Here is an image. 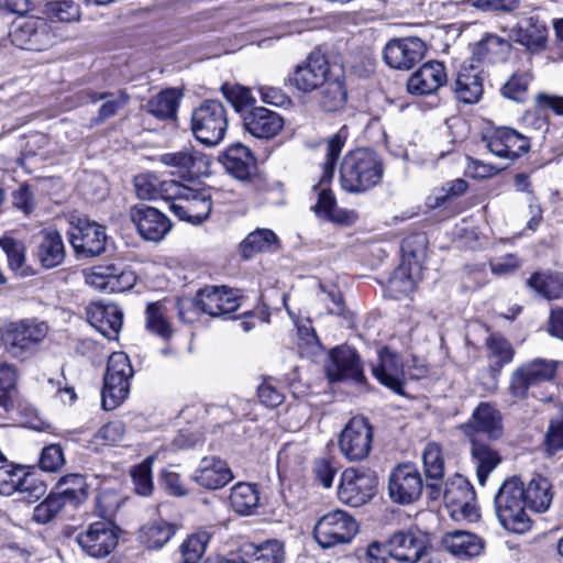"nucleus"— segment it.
Listing matches in <instances>:
<instances>
[{
  "mask_svg": "<svg viewBox=\"0 0 563 563\" xmlns=\"http://www.w3.org/2000/svg\"><path fill=\"white\" fill-rule=\"evenodd\" d=\"M383 173L382 161L374 151L357 148L343 158L340 183L345 191L365 192L380 181Z\"/></svg>",
  "mask_w": 563,
  "mask_h": 563,
  "instance_id": "obj_1",
  "label": "nucleus"
},
{
  "mask_svg": "<svg viewBox=\"0 0 563 563\" xmlns=\"http://www.w3.org/2000/svg\"><path fill=\"white\" fill-rule=\"evenodd\" d=\"M523 484L517 477L504 482L495 496V508L501 526L515 533H525L531 521L526 512Z\"/></svg>",
  "mask_w": 563,
  "mask_h": 563,
  "instance_id": "obj_2",
  "label": "nucleus"
},
{
  "mask_svg": "<svg viewBox=\"0 0 563 563\" xmlns=\"http://www.w3.org/2000/svg\"><path fill=\"white\" fill-rule=\"evenodd\" d=\"M347 139V129L341 128L328 141L325 146V159L322 165V175L318 184L313 185L312 191L317 196V203L312 207L316 213L323 214L327 218L335 219L333 216L336 206L335 198L330 189V184L334 176L336 159Z\"/></svg>",
  "mask_w": 563,
  "mask_h": 563,
  "instance_id": "obj_3",
  "label": "nucleus"
},
{
  "mask_svg": "<svg viewBox=\"0 0 563 563\" xmlns=\"http://www.w3.org/2000/svg\"><path fill=\"white\" fill-rule=\"evenodd\" d=\"M229 119L224 106L217 100H206L191 113V132L197 141L217 146L224 137Z\"/></svg>",
  "mask_w": 563,
  "mask_h": 563,
  "instance_id": "obj_4",
  "label": "nucleus"
},
{
  "mask_svg": "<svg viewBox=\"0 0 563 563\" xmlns=\"http://www.w3.org/2000/svg\"><path fill=\"white\" fill-rule=\"evenodd\" d=\"M168 186L174 190L169 199V210L177 218L194 224L208 219L212 200L207 189H194L179 183Z\"/></svg>",
  "mask_w": 563,
  "mask_h": 563,
  "instance_id": "obj_5",
  "label": "nucleus"
},
{
  "mask_svg": "<svg viewBox=\"0 0 563 563\" xmlns=\"http://www.w3.org/2000/svg\"><path fill=\"white\" fill-rule=\"evenodd\" d=\"M358 531L356 520L343 510L323 515L314 525L313 537L322 549L350 543Z\"/></svg>",
  "mask_w": 563,
  "mask_h": 563,
  "instance_id": "obj_6",
  "label": "nucleus"
},
{
  "mask_svg": "<svg viewBox=\"0 0 563 563\" xmlns=\"http://www.w3.org/2000/svg\"><path fill=\"white\" fill-rule=\"evenodd\" d=\"M9 36L15 47L33 52L46 51L56 43L53 26L38 18L14 22Z\"/></svg>",
  "mask_w": 563,
  "mask_h": 563,
  "instance_id": "obj_7",
  "label": "nucleus"
},
{
  "mask_svg": "<svg viewBox=\"0 0 563 563\" xmlns=\"http://www.w3.org/2000/svg\"><path fill=\"white\" fill-rule=\"evenodd\" d=\"M373 443V427L368 419L362 416L353 417L339 437V449L350 462L365 460Z\"/></svg>",
  "mask_w": 563,
  "mask_h": 563,
  "instance_id": "obj_8",
  "label": "nucleus"
},
{
  "mask_svg": "<svg viewBox=\"0 0 563 563\" xmlns=\"http://www.w3.org/2000/svg\"><path fill=\"white\" fill-rule=\"evenodd\" d=\"M556 367L558 362L544 358H536L521 364L511 373L509 393L515 398H526L529 388L552 380Z\"/></svg>",
  "mask_w": 563,
  "mask_h": 563,
  "instance_id": "obj_9",
  "label": "nucleus"
},
{
  "mask_svg": "<svg viewBox=\"0 0 563 563\" xmlns=\"http://www.w3.org/2000/svg\"><path fill=\"white\" fill-rule=\"evenodd\" d=\"M377 484L375 472L347 468L341 475L338 496L344 504L360 507L373 498Z\"/></svg>",
  "mask_w": 563,
  "mask_h": 563,
  "instance_id": "obj_10",
  "label": "nucleus"
},
{
  "mask_svg": "<svg viewBox=\"0 0 563 563\" xmlns=\"http://www.w3.org/2000/svg\"><path fill=\"white\" fill-rule=\"evenodd\" d=\"M336 63H330L320 52L310 53L307 58L295 68L289 81L302 92L319 89L333 73Z\"/></svg>",
  "mask_w": 563,
  "mask_h": 563,
  "instance_id": "obj_11",
  "label": "nucleus"
},
{
  "mask_svg": "<svg viewBox=\"0 0 563 563\" xmlns=\"http://www.w3.org/2000/svg\"><path fill=\"white\" fill-rule=\"evenodd\" d=\"M16 492L23 495V500L33 503L45 495L46 485L23 467H0V494Z\"/></svg>",
  "mask_w": 563,
  "mask_h": 563,
  "instance_id": "obj_12",
  "label": "nucleus"
},
{
  "mask_svg": "<svg viewBox=\"0 0 563 563\" xmlns=\"http://www.w3.org/2000/svg\"><path fill=\"white\" fill-rule=\"evenodd\" d=\"M158 161L180 178H194L206 175L210 159L194 146H186L177 152L162 154Z\"/></svg>",
  "mask_w": 563,
  "mask_h": 563,
  "instance_id": "obj_13",
  "label": "nucleus"
},
{
  "mask_svg": "<svg viewBox=\"0 0 563 563\" xmlns=\"http://www.w3.org/2000/svg\"><path fill=\"white\" fill-rule=\"evenodd\" d=\"M195 305L211 317H225L241 306L238 290L225 286H208L197 291Z\"/></svg>",
  "mask_w": 563,
  "mask_h": 563,
  "instance_id": "obj_14",
  "label": "nucleus"
},
{
  "mask_svg": "<svg viewBox=\"0 0 563 563\" xmlns=\"http://www.w3.org/2000/svg\"><path fill=\"white\" fill-rule=\"evenodd\" d=\"M70 244L77 255L93 257L106 251L107 233L106 228L88 219H78L70 233Z\"/></svg>",
  "mask_w": 563,
  "mask_h": 563,
  "instance_id": "obj_15",
  "label": "nucleus"
},
{
  "mask_svg": "<svg viewBox=\"0 0 563 563\" xmlns=\"http://www.w3.org/2000/svg\"><path fill=\"white\" fill-rule=\"evenodd\" d=\"M427 46L419 37H402L388 41L383 49L385 63L394 69L409 70L419 63Z\"/></svg>",
  "mask_w": 563,
  "mask_h": 563,
  "instance_id": "obj_16",
  "label": "nucleus"
},
{
  "mask_svg": "<svg viewBox=\"0 0 563 563\" xmlns=\"http://www.w3.org/2000/svg\"><path fill=\"white\" fill-rule=\"evenodd\" d=\"M81 550L92 558H104L118 545V534L108 521H96L76 536Z\"/></svg>",
  "mask_w": 563,
  "mask_h": 563,
  "instance_id": "obj_17",
  "label": "nucleus"
},
{
  "mask_svg": "<svg viewBox=\"0 0 563 563\" xmlns=\"http://www.w3.org/2000/svg\"><path fill=\"white\" fill-rule=\"evenodd\" d=\"M423 484L418 470L410 464L398 465L390 474L388 493L393 501L408 505L417 500Z\"/></svg>",
  "mask_w": 563,
  "mask_h": 563,
  "instance_id": "obj_18",
  "label": "nucleus"
},
{
  "mask_svg": "<svg viewBox=\"0 0 563 563\" xmlns=\"http://www.w3.org/2000/svg\"><path fill=\"white\" fill-rule=\"evenodd\" d=\"M325 373L332 382L351 379L361 384L365 380L360 356L347 345L331 350L325 363Z\"/></svg>",
  "mask_w": 563,
  "mask_h": 563,
  "instance_id": "obj_19",
  "label": "nucleus"
},
{
  "mask_svg": "<svg viewBox=\"0 0 563 563\" xmlns=\"http://www.w3.org/2000/svg\"><path fill=\"white\" fill-rule=\"evenodd\" d=\"M139 234L147 241L159 242L172 229L169 219L154 207L136 205L129 212Z\"/></svg>",
  "mask_w": 563,
  "mask_h": 563,
  "instance_id": "obj_20",
  "label": "nucleus"
},
{
  "mask_svg": "<svg viewBox=\"0 0 563 563\" xmlns=\"http://www.w3.org/2000/svg\"><path fill=\"white\" fill-rule=\"evenodd\" d=\"M481 73L479 65L475 62L474 56L460 66L456 77L451 85L457 101L467 104L479 101L484 92Z\"/></svg>",
  "mask_w": 563,
  "mask_h": 563,
  "instance_id": "obj_21",
  "label": "nucleus"
},
{
  "mask_svg": "<svg viewBox=\"0 0 563 563\" xmlns=\"http://www.w3.org/2000/svg\"><path fill=\"white\" fill-rule=\"evenodd\" d=\"M136 277L131 271L114 265H98L86 274V283L100 291L122 292L135 284Z\"/></svg>",
  "mask_w": 563,
  "mask_h": 563,
  "instance_id": "obj_22",
  "label": "nucleus"
},
{
  "mask_svg": "<svg viewBox=\"0 0 563 563\" xmlns=\"http://www.w3.org/2000/svg\"><path fill=\"white\" fill-rule=\"evenodd\" d=\"M486 147L499 158L514 161L530 150L529 139L514 129L498 128L485 139Z\"/></svg>",
  "mask_w": 563,
  "mask_h": 563,
  "instance_id": "obj_23",
  "label": "nucleus"
},
{
  "mask_svg": "<svg viewBox=\"0 0 563 563\" xmlns=\"http://www.w3.org/2000/svg\"><path fill=\"white\" fill-rule=\"evenodd\" d=\"M389 556L401 563H417L427 551V542L422 534L411 530L395 532L387 540Z\"/></svg>",
  "mask_w": 563,
  "mask_h": 563,
  "instance_id": "obj_24",
  "label": "nucleus"
},
{
  "mask_svg": "<svg viewBox=\"0 0 563 563\" xmlns=\"http://www.w3.org/2000/svg\"><path fill=\"white\" fill-rule=\"evenodd\" d=\"M448 82V74L443 63L430 60L424 63L407 80L410 95L427 96L437 92Z\"/></svg>",
  "mask_w": 563,
  "mask_h": 563,
  "instance_id": "obj_25",
  "label": "nucleus"
},
{
  "mask_svg": "<svg viewBox=\"0 0 563 563\" xmlns=\"http://www.w3.org/2000/svg\"><path fill=\"white\" fill-rule=\"evenodd\" d=\"M47 332L48 327L45 322L23 320L14 324L8 334L11 353L15 356L32 353Z\"/></svg>",
  "mask_w": 563,
  "mask_h": 563,
  "instance_id": "obj_26",
  "label": "nucleus"
},
{
  "mask_svg": "<svg viewBox=\"0 0 563 563\" xmlns=\"http://www.w3.org/2000/svg\"><path fill=\"white\" fill-rule=\"evenodd\" d=\"M86 312L88 322L104 338H118L123 324V312L119 306L101 301L91 302Z\"/></svg>",
  "mask_w": 563,
  "mask_h": 563,
  "instance_id": "obj_27",
  "label": "nucleus"
},
{
  "mask_svg": "<svg viewBox=\"0 0 563 563\" xmlns=\"http://www.w3.org/2000/svg\"><path fill=\"white\" fill-rule=\"evenodd\" d=\"M372 374L382 385L397 394L402 393L404 367L401 358L388 347L378 351L377 361L372 364Z\"/></svg>",
  "mask_w": 563,
  "mask_h": 563,
  "instance_id": "obj_28",
  "label": "nucleus"
},
{
  "mask_svg": "<svg viewBox=\"0 0 563 563\" xmlns=\"http://www.w3.org/2000/svg\"><path fill=\"white\" fill-rule=\"evenodd\" d=\"M461 429L470 439H476V433H484L489 439L501 435L500 412L488 402H481L473 411L471 419Z\"/></svg>",
  "mask_w": 563,
  "mask_h": 563,
  "instance_id": "obj_29",
  "label": "nucleus"
},
{
  "mask_svg": "<svg viewBox=\"0 0 563 563\" xmlns=\"http://www.w3.org/2000/svg\"><path fill=\"white\" fill-rule=\"evenodd\" d=\"M191 479L203 488L216 490L230 483L233 479V473L228 463L220 457L205 456L200 460Z\"/></svg>",
  "mask_w": 563,
  "mask_h": 563,
  "instance_id": "obj_30",
  "label": "nucleus"
},
{
  "mask_svg": "<svg viewBox=\"0 0 563 563\" xmlns=\"http://www.w3.org/2000/svg\"><path fill=\"white\" fill-rule=\"evenodd\" d=\"M318 90V104L323 111L334 112L341 110L347 100L343 66H334L331 76Z\"/></svg>",
  "mask_w": 563,
  "mask_h": 563,
  "instance_id": "obj_31",
  "label": "nucleus"
},
{
  "mask_svg": "<svg viewBox=\"0 0 563 563\" xmlns=\"http://www.w3.org/2000/svg\"><path fill=\"white\" fill-rule=\"evenodd\" d=\"M441 495L448 506L455 507V510H460L466 518L473 517L475 512L473 505L475 493L465 477L456 475L446 482L443 490L441 489Z\"/></svg>",
  "mask_w": 563,
  "mask_h": 563,
  "instance_id": "obj_32",
  "label": "nucleus"
},
{
  "mask_svg": "<svg viewBox=\"0 0 563 563\" xmlns=\"http://www.w3.org/2000/svg\"><path fill=\"white\" fill-rule=\"evenodd\" d=\"M244 126L257 139H271L283 129L284 120L272 110L256 107L244 115Z\"/></svg>",
  "mask_w": 563,
  "mask_h": 563,
  "instance_id": "obj_33",
  "label": "nucleus"
},
{
  "mask_svg": "<svg viewBox=\"0 0 563 563\" xmlns=\"http://www.w3.org/2000/svg\"><path fill=\"white\" fill-rule=\"evenodd\" d=\"M441 544L445 551L461 560L481 555L485 547L482 538L463 530H455L444 534Z\"/></svg>",
  "mask_w": 563,
  "mask_h": 563,
  "instance_id": "obj_34",
  "label": "nucleus"
},
{
  "mask_svg": "<svg viewBox=\"0 0 563 563\" xmlns=\"http://www.w3.org/2000/svg\"><path fill=\"white\" fill-rule=\"evenodd\" d=\"M222 163L228 173L239 180H247L256 170L255 158L249 147L232 144L223 153Z\"/></svg>",
  "mask_w": 563,
  "mask_h": 563,
  "instance_id": "obj_35",
  "label": "nucleus"
},
{
  "mask_svg": "<svg viewBox=\"0 0 563 563\" xmlns=\"http://www.w3.org/2000/svg\"><path fill=\"white\" fill-rule=\"evenodd\" d=\"M509 38L528 51L536 53L545 48L548 40V27L538 16L528 19L526 27L515 26L510 30Z\"/></svg>",
  "mask_w": 563,
  "mask_h": 563,
  "instance_id": "obj_36",
  "label": "nucleus"
},
{
  "mask_svg": "<svg viewBox=\"0 0 563 563\" xmlns=\"http://www.w3.org/2000/svg\"><path fill=\"white\" fill-rule=\"evenodd\" d=\"M424 475L427 486L431 489V497L437 499L441 493V482L444 475V459L441 446L435 442H429L422 451Z\"/></svg>",
  "mask_w": 563,
  "mask_h": 563,
  "instance_id": "obj_37",
  "label": "nucleus"
},
{
  "mask_svg": "<svg viewBox=\"0 0 563 563\" xmlns=\"http://www.w3.org/2000/svg\"><path fill=\"white\" fill-rule=\"evenodd\" d=\"M87 101L96 103L102 101L98 110V115L91 120L93 124H100L106 120L114 117L130 101V95L124 90L96 92L87 90L84 92Z\"/></svg>",
  "mask_w": 563,
  "mask_h": 563,
  "instance_id": "obj_38",
  "label": "nucleus"
},
{
  "mask_svg": "<svg viewBox=\"0 0 563 563\" xmlns=\"http://www.w3.org/2000/svg\"><path fill=\"white\" fill-rule=\"evenodd\" d=\"M65 254V245L58 232H42L35 255L43 267H57L64 262Z\"/></svg>",
  "mask_w": 563,
  "mask_h": 563,
  "instance_id": "obj_39",
  "label": "nucleus"
},
{
  "mask_svg": "<svg viewBox=\"0 0 563 563\" xmlns=\"http://www.w3.org/2000/svg\"><path fill=\"white\" fill-rule=\"evenodd\" d=\"M471 457L476 468V477L479 485L484 486L489 474L501 462L500 454L488 444L477 439H472Z\"/></svg>",
  "mask_w": 563,
  "mask_h": 563,
  "instance_id": "obj_40",
  "label": "nucleus"
},
{
  "mask_svg": "<svg viewBox=\"0 0 563 563\" xmlns=\"http://www.w3.org/2000/svg\"><path fill=\"white\" fill-rule=\"evenodd\" d=\"M175 180H161L156 175L147 173L134 178L136 195L143 200L164 199L169 201L173 189L168 185H176Z\"/></svg>",
  "mask_w": 563,
  "mask_h": 563,
  "instance_id": "obj_41",
  "label": "nucleus"
},
{
  "mask_svg": "<svg viewBox=\"0 0 563 563\" xmlns=\"http://www.w3.org/2000/svg\"><path fill=\"white\" fill-rule=\"evenodd\" d=\"M523 492L527 507L537 512L548 510L553 499L551 483L540 475L534 476L527 487H523Z\"/></svg>",
  "mask_w": 563,
  "mask_h": 563,
  "instance_id": "obj_42",
  "label": "nucleus"
},
{
  "mask_svg": "<svg viewBox=\"0 0 563 563\" xmlns=\"http://www.w3.org/2000/svg\"><path fill=\"white\" fill-rule=\"evenodd\" d=\"M278 244V238L272 230L256 229L240 243V252L244 258H251L257 253L277 250Z\"/></svg>",
  "mask_w": 563,
  "mask_h": 563,
  "instance_id": "obj_43",
  "label": "nucleus"
},
{
  "mask_svg": "<svg viewBox=\"0 0 563 563\" xmlns=\"http://www.w3.org/2000/svg\"><path fill=\"white\" fill-rule=\"evenodd\" d=\"M230 505L241 516L254 514L260 505V494L255 485L238 483L231 488Z\"/></svg>",
  "mask_w": 563,
  "mask_h": 563,
  "instance_id": "obj_44",
  "label": "nucleus"
},
{
  "mask_svg": "<svg viewBox=\"0 0 563 563\" xmlns=\"http://www.w3.org/2000/svg\"><path fill=\"white\" fill-rule=\"evenodd\" d=\"M244 554L247 561L244 563H284L285 548L278 540H267L261 544H246Z\"/></svg>",
  "mask_w": 563,
  "mask_h": 563,
  "instance_id": "obj_45",
  "label": "nucleus"
},
{
  "mask_svg": "<svg viewBox=\"0 0 563 563\" xmlns=\"http://www.w3.org/2000/svg\"><path fill=\"white\" fill-rule=\"evenodd\" d=\"M486 345L489 352V371L496 379L501 368L512 361L514 349L506 339L496 334L487 338Z\"/></svg>",
  "mask_w": 563,
  "mask_h": 563,
  "instance_id": "obj_46",
  "label": "nucleus"
},
{
  "mask_svg": "<svg viewBox=\"0 0 563 563\" xmlns=\"http://www.w3.org/2000/svg\"><path fill=\"white\" fill-rule=\"evenodd\" d=\"M527 285L549 300L558 299L563 296V272L534 273Z\"/></svg>",
  "mask_w": 563,
  "mask_h": 563,
  "instance_id": "obj_47",
  "label": "nucleus"
},
{
  "mask_svg": "<svg viewBox=\"0 0 563 563\" xmlns=\"http://www.w3.org/2000/svg\"><path fill=\"white\" fill-rule=\"evenodd\" d=\"M130 393V380L121 377L104 375L103 388L101 391V405L104 410H113L128 397Z\"/></svg>",
  "mask_w": 563,
  "mask_h": 563,
  "instance_id": "obj_48",
  "label": "nucleus"
},
{
  "mask_svg": "<svg viewBox=\"0 0 563 563\" xmlns=\"http://www.w3.org/2000/svg\"><path fill=\"white\" fill-rule=\"evenodd\" d=\"M179 95L175 89H166L148 100L145 108L148 113L161 120L174 119Z\"/></svg>",
  "mask_w": 563,
  "mask_h": 563,
  "instance_id": "obj_49",
  "label": "nucleus"
},
{
  "mask_svg": "<svg viewBox=\"0 0 563 563\" xmlns=\"http://www.w3.org/2000/svg\"><path fill=\"white\" fill-rule=\"evenodd\" d=\"M145 325L148 331L157 334L164 340L172 336L173 330L166 319V310L161 302H150L145 311Z\"/></svg>",
  "mask_w": 563,
  "mask_h": 563,
  "instance_id": "obj_50",
  "label": "nucleus"
},
{
  "mask_svg": "<svg viewBox=\"0 0 563 563\" xmlns=\"http://www.w3.org/2000/svg\"><path fill=\"white\" fill-rule=\"evenodd\" d=\"M58 487L60 493L58 496L63 497V501L66 500L79 504L87 498V484L86 479L80 474H68L58 481Z\"/></svg>",
  "mask_w": 563,
  "mask_h": 563,
  "instance_id": "obj_51",
  "label": "nucleus"
},
{
  "mask_svg": "<svg viewBox=\"0 0 563 563\" xmlns=\"http://www.w3.org/2000/svg\"><path fill=\"white\" fill-rule=\"evenodd\" d=\"M175 528L166 521H155L142 531V541L148 549H159L174 536Z\"/></svg>",
  "mask_w": 563,
  "mask_h": 563,
  "instance_id": "obj_52",
  "label": "nucleus"
},
{
  "mask_svg": "<svg viewBox=\"0 0 563 563\" xmlns=\"http://www.w3.org/2000/svg\"><path fill=\"white\" fill-rule=\"evenodd\" d=\"M208 541L209 536L206 532L189 536L180 545V563H198Z\"/></svg>",
  "mask_w": 563,
  "mask_h": 563,
  "instance_id": "obj_53",
  "label": "nucleus"
},
{
  "mask_svg": "<svg viewBox=\"0 0 563 563\" xmlns=\"http://www.w3.org/2000/svg\"><path fill=\"white\" fill-rule=\"evenodd\" d=\"M125 431V424L122 421H110L93 434L91 443L96 446L115 445L124 439Z\"/></svg>",
  "mask_w": 563,
  "mask_h": 563,
  "instance_id": "obj_54",
  "label": "nucleus"
},
{
  "mask_svg": "<svg viewBox=\"0 0 563 563\" xmlns=\"http://www.w3.org/2000/svg\"><path fill=\"white\" fill-rule=\"evenodd\" d=\"M152 464L153 457H146L131 470L134 489L141 496H150L153 492Z\"/></svg>",
  "mask_w": 563,
  "mask_h": 563,
  "instance_id": "obj_55",
  "label": "nucleus"
},
{
  "mask_svg": "<svg viewBox=\"0 0 563 563\" xmlns=\"http://www.w3.org/2000/svg\"><path fill=\"white\" fill-rule=\"evenodd\" d=\"M415 283L405 267L394 271L387 284V292L394 299H400L412 292Z\"/></svg>",
  "mask_w": 563,
  "mask_h": 563,
  "instance_id": "obj_56",
  "label": "nucleus"
},
{
  "mask_svg": "<svg viewBox=\"0 0 563 563\" xmlns=\"http://www.w3.org/2000/svg\"><path fill=\"white\" fill-rule=\"evenodd\" d=\"M563 450V416L551 419L543 439V451L547 456H553Z\"/></svg>",
  "mask_w": 563,
  "mask_h": 563,
  "instance_id": "obj_57",
  "label": "nucleus"
},
{
  "mask_svg": "<svg viewBox=\"0 0 563 563\" xmlns=\"http://www.w3.org/2000/svg\"><path fill=\"white\" fill-rule=\"evenodd\" d=\"M65 503L63 497L57 494L47 496L41 504L33 509V520L37 523L45 525L53 520L63 509Z\"/></svg>",
  "mask_w": 563,
  "mask_h": 563,
  "instance_id": "obj_58",
  "label": "nucleus"
},
{
  "mask_svg": "<svg viewBox=\"0 0 563 563\" xmlns=\"http://www.w3.org/2000/svg\"><path fill=\"white\" fill-rule=\"evenodd\" d=\"M16 383L15 367L8 363H0V408L8 411L12 407L10 391Z\"/></svg>",
  "mask_w": 563,
  "mask_h": 563,
  "instance_id": "obj_59",
  "label": "nucleus"
},
{
  "mask_svg": "<svg viewBox=\"0 0 563 563\" xmlns=\"http://www.w3.org/2000/svg\"><path fill=\"white\" fill-rule=\"evenodd\" d=\"M0 246L5 252L8 257L9 267L12 271H21L24 273L23 266L25 262V246L22 242L12 238H4L0 240Z\"/></svg>",
  "mask_w": 563,
  "mask_h": 563,
  "instance_id": "obj_60",
  "label": "nucleus"
},
{
  "mask_svg": "<svg viewBox=\"0 0 563 563\" xmlns=\"http://www.w3.org/2000/svg\"><path fill=\"white\" fill-rule=\"evenodd\" d=\"M530 79L531 78L528 73L514 74L504 85L501 89L503 95L514 101H523L527 96Z\"/></svg>",
  "mask_w": 563,
  "mask_h": 563,
  "instance_id": "obj_61",
  "label": "nucleus"
},
{
  "mask_svg": "<svg viewBox=\"0 0 563 563\" xmlns=\"http://www.w3.org/2000/svg\"><path fill=\"white\" fill-rule=\"evenodd\" d=\"M221 90L225 99L236 111H241L244 107L255 101L250 89L240 85L224 84Z\"/></svg>",
  "mask_w": 563,
  "mask_h": 563,
  "instance_id": "obj_62",
  "label": "nucleus"
},
{
  "mask_svg": "<svg viewBox=\"0 0 563 563\" xmlns=\"http://www.w3.org/2000/svg\"><path fill=\"white\" fill-rule=\"evenodd\" d=\"M106 374L111 378L121 377L130 380L133 376V368L129 356L124 352L112 353L108 360Z\"/></svg>",
  "mask_w": 563,
  "mask_h": 563,
  "instance_id": "obj_63",
  "label": "nucleus"
},
{
  "mask_svg": "<svg viewBox=\"0 0 563 563\" xmlns=\"http://www.w3.org/2000/svg\"><path fill=\"white\" fill-rule=\"evenodd\" d=\"M65 463V457L60 445L49 444L45 446L40 456L38 465L45 472H56Z\"/></svg>",
  "mask_w": 563,
  "mask_h": 563,
  "instance_id": "obj_64",
  "label": "nucleus"
}]
</instances>
